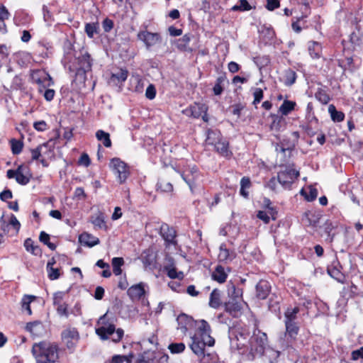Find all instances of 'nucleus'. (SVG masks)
<instances>
[{"label":"nucleus","mask_w":363,"mask_h":363,"mask_svg":"<svg viewBox=\"0 0 363 363\" xmlns=\"http://www.w3.org/2000/svg\"><path fill=\"white\" fill-rule=\"evenodd\" d=\"M351 357L353 360H358L363 359V346L358 350L352 352Z\"/></svg>","instance_id":"64"},{"label":"nucleus","mask_w":363,"mask_h":363,"mask_svg":"<svg viewBox=\"0 0 363 363\" xmlns=\"http://www.w3.org/2000/svg\"><path fill=\"white\" fill-rule=\"evenodd\" d=\"M26 329L35 337H40L45 333L44 326L40 321H34L27 323Z\"/></svg>","instance_id":"20"},{"label":"nucleus","mask_w":363,"mask_h":363,"mask_svg":"<svg viewBox=\"0 0 363 363\" xmlns=\"http://www.w3.org/2000/svg\"><path fill=\"white\" fill-rule=\"evenodd\" d=\"M221 140H223V138L219 131L213 130H208L207 131L206 143L208 145L214 146L217 142L220 141Z\"/></svg>","instance_id":"28"},{"label":"nucleus","mask_w":363,"mask_h":363,"mask_svg":"<svg viewBox=\"0 0 363 363\" xmlns=\"http://www.w3.org/2000/svg\"><path fill=\"white\" fill-rule=\"evenodd\" d=\"M11 147V151L13 155H18L21 152L23 144L21 141L16 140V139H11L10 141Z\"/></svg>","instance_id":"48"},{"label":"nucleus","mask_w":363,"mask_h":363,"mask_svg":"<svg viewBox=\"0 0 363 363\" xmlns=\"http://www.w3.org/2000/svg\"><path fill=\"white\" fill-rule=\"evenodd\" d=\"M36 299V296L33 295H24L21 299V309L23 311H26L28 315H30L32 314V311L30 308V303Z\"/></svg>","instance_id":"27"},{"label":"nucleus","mask_w":363,"mask_h":363,"mask_svg":"<svg viewBox=\"0 0 363 363\" xmlns=\"http://www.w3.org/2000/svg\"><path fill=\"white\" fill-rule=\"evenodd\" d=\"M24 247L28 252L34 255H38L41 250L38 246L34 245V242L30 238H27L24 242Z\"/></svg>","instance_id":"40"},{"label":"nucleus","mask_w":363,"mask_h":363,"mask_svg":"<svg viewBox=\"0 0 363 363\" xmlns=\"http://www.w3.org/2000/svg\"><path fill=\"white\" fill-rule=\"evenodd\" d=\"M98 26L94 23H88L85 25V32L89 38H94V35L97 33Z\"/></svg>","instance_id":"50"},{"label":"nucleus","mask_w":363,"mask_h":363,"mask_svg":"<svg viewBox=\"0 0 363 363\" xmlns=\"http://www.w3.org/2000/svg\"><path fill=\"white\" fill-rule=\"evenodd\" d=\"M185 345L182 342L172 343L168 346L169 350L172 354H179L185 350Z\"/></svg>","instance_id":"52"},{"label":"nucleus","mask_w":363,"mask_h":363,"mask_svg":"<svg viewBox=\"0 0 363 363\" xmlns=\"http://www.w3.org/2000/svg\"><path fill=\"white\" fill-rule=\"evenodd\" d=\"M128 72L126 69H121L117 72L112 73L110 77V82L114 84L123 83L128 77Z\"/></svg>","instance_id":"25"},{"label":"nucleus","mask_w":363,"mask_h":363,"mask_svg":"<svg viewBox=\"0 0 363 363\" xmlns=\"http://www.w3.org/2000/svg\"><path fill=\"white\" fill-rule=\"evenodd\" d=\"M31 352L35 363H55L59 357L57 345L46 340L34 343Z\"/></svg>","instance_id":"5"},{"label":"nucleus","mask_w":363,"mask_h":363,"mask_svg":"<svg viewBox=\"0 0 363 363\" xmlns=\"http://www.w3.org/2000/svg\"><path fill=\"white\" fill-rule=\"evenodd\" d=\"M48 277L50 280H56L60 278V272L58 268H47Z\"/></svg>","instance_id":"55"},{"label":"nucleus","mask_w":363,"mask_h":363,"mask_svg":"<svg viewBox=\"0 0 363 363\" xmlns=\"http://www.w3.org/2000/svg\"><path fill=\"white\" fill-rule=\"evenodd\" d=\"M225 78L222 76L217 78L216 82L213 86V93L215 95H220L223 92V84L225 82Z\"/></svg>","instance_id":"51"},{"label":"nucleus","mask_w":363,"mask_h":363,"mask_svg":"<svg viewBox=\"0 0 363 363\" xmlns=\"http://www.w3.org/2000/svg\"><path fill=\"white\" fill-rule=\"evenodd\" d=\"M168 355L147 350L139 354L136 363H167Z\"/></svg>","instance_id":"11"},{"label":"nucleus","mask_w":363,"mask_h":363,"mask_svg":"<svg viewBox=\"0 0 363 363\" xmlns=\"http://www.w3.org/2000/svg\"><path fill=\"white\" fill-rule=\"evenodd\" d=\"M137 38L143 43L147 50H150L153 47L162 43V37L160 33H152L146 29L140 30Z\"/></svg>","instance_id":"10"},{"label":"nucleus","mask_w":363,"mask_h":363,"mask_svg":"<svg viewBox=\"0 0 363 363\" xmlns=\"http://www.w3.org/2000/svg\"><path fill=\"white\" fill-rule=\"evenodd\" d=\"M48 146L47 143H43L38 145L36 148L31 150L32 160H37L41 156V152L43 148H46Z\"/></svg>","instance_id":"53"},{"label":"nucleus","mask_w":363,"mask_h":363,"mask_svg":"<svg viewBox=\"0 0 363 363\" xmlns=\"http://www.w3.org/2000/svg\"><path fill=\"white\" fill-rule=\"evenodd\" d=\"M109 168L116 177L117 182L121 184L125 183L130 175L128 164L118 157L111 159Z\"/></svg>","instance_id":"7"},{"label":"nucleus","mask_w":363,"mask_h":363,"mask_svg":"<svg viewBox=\"0 0 363 363\" xmlns=\"http://www.w3.org/2000/svg\"><path fill=\"white\" fill-rule=\"evenodd\" d=\"M270 290L271 285L266 280H261L256 285L257 296L260 299H265L268 296Z\"/></svg>","instance_id":"18"},{"label":"nucleus","mask_w":363,"mask_h":363,"mask_svg":"<svg viewBox=\"0 0 363 363\" xmlns=\"http://www.w3.org/2000/svg\"><path fill=\"white\" fill-rule=\"evenodd\" d=\"M32 81L38 85V91L42 93L45 88L53 85L50 75L44 69H35L31 73Z\"/></svg>","instance_id":"9"},{"label":"nucleus","mask_w":363,"mask_h":363,"mask_svg":"<svg viewBox=\"0 0 363 363\" xmlns=\"http://www.w3.org/2000/svg\"><path fill=\"white\" fill-rule=\"evenodd\" d=\"M206 111L207 108L204 104L194 103L193 105L184 109L183 113L187 116L198 118L201 116L202 113H206Z\"/></svg>","instance_id":"16"},{"label":"nucleus","mask_w":363,"mask_h":363,"mask_svg":"<svg viewBox=\"0 0 363 363\" xmlns=\"http://www.w3.org/2000/svg\"><path fill=\"white\" fill-rule=\"evenodd\" d=\"M230 269H226L221 265H218L212 273V279L218 283H224L228 277V273Z\"/></svg>","instance_id":"21"},{"label":"nucleus","mask_w":363,"mask_h":363,"mask_svg":"<svg viewBox=\"0 0 363 363\" xmlns=\"http://www.w3.org/2000/svg\"><path fill=\"white\" fill-rule=\"evenodd\" d=\"M252 6L250 5L247 0H240L239 4H236L231 8L233 11H250Z\"/></svg>","instance_id":"46"},{"label":"nucleus","mask_w":363,"mask_h":363,"mask_svg":"<svg viewBox=\"0 0 363 363\" xmlns=\"http://www.w3.org/2000/svg\"><path fill=\"white\" fill-rule=\"evenodd\" d=\"M163 233H162V237L167 244V245H175L177 244L175 238H176V232L173 228H169L167 227V231H164V229L162 228Z\"/></svg>","instance_id":"31"},{"label":"nucleus","mask_w":363,"mask_h":363,"mask_svg":"<svg viewBox=\"0 0 363 363\" xmlns=\"http://www.w3.org/2000/svg\"><path fill=\"white\" fill-rule=\"evenodd\" d=\"M286 333L285 337L287 338L286 344L282 343L283 348L289 347L293 341L296 340V337L298 333L299 328L296 323H285Z\"/></svg>","instance_id":"13"},{"label":"nucleus","mask_w":363,"mask_h":363,"mask_svg":"<svg viewBox=\"0 0 363 363\" xmlns=\"http://www.w3.org/2000/svg\"><path fill=\"white\" fill-rule=\"evenodd\" d=\"M57 313L61 316H65L67 317L69 313L67 311V305L65 303H62L61 304H59L55 306Z\"/></svg>","instance_id":"59"},{"label":"nucleus","mask_w":363,"mask_h":363,"mask_svg":"<svg viewBox=\"0 0 363 363\" xmlns=\"http://www.w3.org/2000/svg\"><path fill=\"white\" fill-rule=\"evenodd\" d=\"M168 277L172 279H178L179 281L182 280L184 277V272L182 271H178L177 268H171L168 269V272H166Z\"/></svg>","instance_id":"45"},{"label":"nucleus","mask_w":363,"mask_h":363,"mask_svg":"<svg viewBox=\"0 0 363 363\" xmlns=\"http://www.w3.org/2000/svg\"><path fill=\"white\" fill-rule=\"evenodd\" d=\"M125 361L128 363L131 362L130 357L125 355H115L112 358V363H123Z\"/></svg>","instance_id":"61"},{"label":"nucleus","mask_w":363,"mask_h":363,"mask_svg":"<svg viewBox=\"0 0 363 363\" xmlns=\"http://www.w3.org/2000/svg\"><path fill=\"white\" fill-rule=\"evenodd\" d=\"M9 225L13 228L15 234H18L21 228V223L13 214H11L10 217Z\"/></svg>","instance_id":"54"},{"label":"nucleus","mask_w":363,"mask_h":363,"mask_svg":"<svg viewBox=\"0 0 363 363\" xmlns=\"http://www.w3.org/2000/svg\"><path fill=\"white\" fill-rule=\"evenodd\" d=\"M254 101L253 104L257 105L263 98V91L260 88H255L253 91Z\"/></svg>","instance_id":"56"},{"label":"nucleus","mask_w":363,"mask_h":363,"mask_svg":"<svg viewBox=\"0 0 363 363\" xmlns=\"http://www.w3.org/2000/svg\"><path fill=\"white\" fill-rule=\"evenodd\" d=\"M328 112L330 114L331 119L334 122H341L345 118V114L336 110L335 106L333 104H330L328 106Z\"/></svg>","instance_id":"35"},{"label":"nucleus","mask_w":363,"mask_h":363,"mask_svg":"<svg viewBox=\"0 0 363 363\" xmlns=\"http://www.w3.org/2000/svg\"><path fill=\"white\" fill-rule=\"evenodd\" d=\"M328 274L338 282L342 283L344 281V276L342 273L336 267H331L328 269Z\"/></svg>","instance_id":"44"},{"label":"nucleus","mask_w":363,"mask_h":363,"mask_svg":"<svg viewBox=\"0 0 363 363\" xmlns=\"http://www.w3.org/2000/svg\"><path fill=\"white\" fill-rule=\"evenodd\" d=\"M214 147L223 156H228V143L225 139L217 142Z\"/></svg>","instance_id":"42"},{"label":"nucleus","mask_w":363,"mask_h":363,"mask_svg":"<svg viewBox=\"0 0 363 363\" xmlns=\"http://www.w3.org/2000/svg\"><path fill=\"white\" fill-rule=\"evenodd\" d=\"M91 222L95 228L101 229L106 226L104 213L99 211L91 216Z\"/></svg>","instance_id":"37"},{"label":"nucleus","mask_w":363,"mask_h":363,"mask_svg":"<svg viewBox=\"0 0 363 363\" xmlns=\"http://www.w3.org/2000/svg\"><path fill=\"white\" fill-rule=\"evenodd\" d=\"M265 206L267 210L259 211L257 213V217L262 220L264 223H268L270 220V218L275 219V213L274 208L270 206V201L269 199L265 201Z\"/></svg>","instance_id":"17"},{"label":"nucleus","mask_w":363,"mask_h":363,"mask_svg":"<svg viewBox=\"0 0 363 363\" xmlns=\"http://www.w3.org/2000/svg\"><path fill=\"white\" fill-rule=\"evenodd\" d=\"M191 40L189 34H185L181 38L178 39L176 42V47L181 51L188 50V46Z\"/></svg>","instance_id":"38"},{"label":"nucleus","mask_w":363,"mask_h":363,"mask_svg":"<svg viewBox=\"0 0 363 363\" xmlns=\"http://www.w3.org/2000/svg\"><path fill=\"white\" fill-rule=\"evenodd\" d=\"M296 103L289 100H284L281 106L279 111L284 116L288 115L292 110L294 109Z\"/></svg>","instance_id":"41"},{"label":"nucleus","mask_w":363,"mask_h":363,"mask_svg":"<svg viewBox=\"0 0 363 363\" xmlns=\"http://www.w3.org/2000/svg\"><path fill=\"white\" fill-rule=\"evenodd\" d=\"M300 193L307 201H314L318 196V190L312 185L303 188Z\"/></svg>","instance_id":"26"},{"label":"nucleus","mask_w":363,"mask_h":363,"mask_svg":"<svg viewBox=\"0 0 363 363\" xmlns=\"http://www.w3.org/2000/svg\"><path fill=\"white\" fill-rule=\"evenodd\" d=\"M64 295L62 291H57L53 294L52 303L55 306L63 303Z\"/></svg>","instance_id":"58"},{"label":"nucleus","mask_w":363,"mask_h":363,"mask_svg":"<svg viewBox=\"0 0 363 363\" xmlns=\"http://www.w3.org/2000/svg\"><path fill=\"white\" fill-rule=\"evenodd\" d=\"M144 294L145 289L143 283L135 284L128 289V295L133 301L140 299Z\"/></svg>","instance_id":"19"},{"label":"nucleus","mask_w":363,"mask_h":363,"mask_svg":"<svg viewBox=\"0 0 363 363\" xmlns=\"http://www.w3.org/2000/svg\"><path fill=\"white\" fill-rule=\"evenodd\" d=\"M228 294L235 301V309L239 310L240 306L238 305V301L242 298V291L240 289L236 288L233 284L228 285Z\"/></svg>","instance_id":"23"},{"label":"nucleus","mask_w":363,"mask_h":363,"mask_svg":"<svg viewBox=\"0 0 363 363\" xmlns=\"http://www.w3.org/2000/svg\"><path fill=\"white\" fill-rule=\"evenodd\" d=\"M235 252L234 250H230L228 249L225 243H222L220 245L219 253L218 255V259L220 262L225 264L230 263L235 258Z\"/></svg>","instance_id":"15"},{"label":"nucleus","mask_w":363,"mask_h":363,"mask_svg":"<svg viewBox=\"0 0 363 363\" xmlns=\"http://www.w3.org/2000/svg\"><path fill=\"white\" fill-rule=\"evenodd\" d=\"M79 242L84 246L92 247L99 243V239L88 233H83L79 237Z\"/></svg>","instance_id":"22"},{"label":"nucleus","mask_w":363,"mask_h":363,"mask_svg":"<svg viewBox=\"0 0 363 363\" xmlns=\"http://www.w3.org/2000/svg\"><path fill=\"white\" fill-rule=\"evenodd\" d=\"M296 73L294 70L287 69L284 72L282 81L286 86H290L296 82Z\"/></svg>","instance_id":"30"},{"label":"nucleus","mask_w":363,"mask_h":363,"mask_svg":"<svg viewBox=\"0 0 363 363\" xmlns=\"http://www.w3.org/2000/svg\"><path fill=\"white\" fill-rule=\"evenodd\" d=\"M320 218L321 216L320 213L308 212L305 213L303 220L306 225L313 228H317Z\"/></svg>","instance_id":"24"},{"label":"nucleus","mask_w":363,"mask_h":363,"mask_svg":"<svg viewBox=\"0 0 363 363\" xmlns=\"http://www.w3.org/2000/svg\"><path fill=\"white\" fill-rule=\"evenodd\" d=\"M315 99L323 104H327L330 101V96L323 89H319L315 94Z\"/></svg>","instance_id":"49"},{"label":"nucleus","mask_w":363,"mask_h":363,"mask_svg":"<svg viewBox=\"0 0 363 363\" xmlns=\"http://www.w3.org/2000/svg\"><path fill=\"white\" fill-rule=\"evenodd\" d=\"M33 127L36 130L43 132L47 129L48 125L45 121H39L34 123Z\"/></svg>","instance_id":"62"},{"label":"nucleus","mask_w":363,"mask_h":363,"mask_svg":"<svg viewBox=\"0 0 363 363\" xmlns=\"http://www.w3.org/2000/svg\"><path fill=\"white\" fill-rule=\"evenodd\" d=\"M41 94H43V96L46 101H50L54 99L55 91L52 89L45 88Z\"/></svg>","instance_id":"60"},{"label":"nucleus","mask_w":363,"mask_h":363,"mask_svg":"<svg viewBox=\"0 0 363 363\" xmlns=\"http://www.w3.org/2000/svg\"><path fill=\"white\" fill-rule=\"evenodd\" d=\"M280 3L279 0H267L266 8L269 11H274L275 9L279 8Z\"/></svg>","instance_id":"63"},{"label":"nucleus","mask_w":363,"mask_h":363,"mask_svg":"<svg viewBox=\"0 0 363 363\" xmlns=\"http://www.w3.org/2000/svg\"><path fill=\"white\" fill-rule=\"evenodd\" d=\"M177 172L189 186L191 191L194 192V189L197 186V182L201 178V173L196 166L189 165L185 169L182 171L177 170Z\"/></svg>","instance_id":"8"},{"label":"nucleus","mask_w":363,"mask_h":363,"mask_svg":"<svg viewBox=\"0 0 363 363\" xmlns=\"http://www.w3.org/2000/svg\"><path fill=\"white\" fill-rule=\"evenodd\" d=\"M277 153V157L281 160L279 165L284 167L277 175V181L284 189H289L296 179L299 176V171L294 169L293 165H286L289 163L286 156L289 157L291 153V149L284 147L279 144H277L275 147Z\"/></svg>","instance_id":"4"},{"label":"nucleus","mask_w":363,"mask_h":363,"mask_svg":"<svg viewBox=\"0 0 363 363\" xmlns=\"http://www.w3.org/2000/svg\"><path fill=\"white\" fill-rule=\"evenodd\" d=\"M156 96V89L152 84H149L145 91V96L150 100H152Z\"/></svg>","instance_id":"57"},{"label":"nucleus","mask_w":363,"mask_h":363,"mask_svg":"<svg viewBox=\"0 0 363 363\" xmlns=\"http://www.w3.org/2000/svg\"><path fill=\"white\" fill-rule=\"evenodd\" d=\"M220 303V292L218 289H213L210 294L209 306L211 308H218Z\"/></svg>","instance_id":"34"},{"label":"nucleus","mask_w":363,"mask_h":363,"mask_svg":"<svg viewBox=\"0 0 363 363\" xmlns=\"http://www.w3.org/2000/svg\"><path fill=\"white\" fill-rule=\"evenodd\" d=\"M299 309L298 307H295L294 308H288L287 311L284 313V323H295V320L296 319V315L298 313Z\"/></svg>","instance_id":"43"},{"label":"nucleus","mask_w":363,"mask_h":363,"mask_svg":"<svg viewBox=\"0 0 363 363\" xmlns=\"http://www.w3.org/2000/svg\"><path fill=\"white\" fill-rule=\"evenodd\" d=\"M96 335L103 340L111 339L114 342H118L124 335L121 328L116 329L112 320L108 319L107 313L101 316L96 328Z\"/></svg>","instance_id":"6"},{"label":"nucleus","mask_w":363,"mask_h":363,"mask_svg":"<svg viewBox=\"0 0 363 363\" xmlns=\"http://www.w3.org/2000/svg\"><path fill=\"white\" fill-rule=\"evenodd\" d=\"M250 332L244 328H234L229 332L230 345L240 351L245 360L252 361L257 356L264 354L268 339L265 333L257 330L249 338Z\"/></svg>","instance_id":"1"},{"label":"nucleus","mask_w":363,"mask_h":363,"mask_svg":"<svg viewBox=\"0 0 363 363\" xmlns=\"http://www.w3.org/2000/svg\"><path fill=\"white\" fill-rule=\"evenodd\" d=\"M32 174L30 172L29 167L24 165H20L17 168L16 181L21 185H26L29 183Z\"/></svg>","instance_id":"14"},{"label":"nucleus","mask_w":363,"mask_h":363,"mask_svg":"<svg viewBox=\"0 0 363 363\" xmlns=\"http://www.w3.org/2000/svg\"><path fill=\"white\" fill-rule=\"evenodd\" d=\"M251 187V182L250 178L244 177L240 180V194L244 198H247L249 195L248 189Z\"/></svg>","instance_id":"36"},{"label":"nucleus","mask_w":363,"mask_h":363,"mask_svg":"<svg viewBox=\"0 0 363 363\" xmlns=\"http://www.w3.org/2000/svg\"><path fill=\"white\" fill-rule=\"evenodd\" d=\"M308 51L310 55L313 58H319L321 55L322 46L321 45L315 41L310 42L308 43Z\"/></svg>","instance_id":"32"},{"label":"nucleus","mask_w":363,"mask_h":363,"mask_svg":"<svg viewBox=\"0 0 363 363\" xmlns=\"http://www.w3.org/2000/svg\"><path fill=\"white\" fill-rule=\"evenodd\" d=\"M323 228L324 229V232L328 235L330 242H332L333 240V234H332V231L335 228V225L331 220H327L324 223Z\"/></svg>","instance_id":"47"},{"label":"nucleus","mask_w":363,"mask_h":363,"mask_svg":"<svg viewBox=\"0 0 363 363\" xmlns=\"http://www.w3.org/2000/svg\"><path fill=\"white\" fill-rule=\"evenodd\" d=\"M62 342L67 348L73 351L79 342V335L74 328H68L64 330L61 334Z\"/></svg>","instance_id":"12"},{"label":"nucleus","mask_w":363,"mask_h":363,"mask_svg":"<svg viewBox=\"0 0 363 363\" xmlns=\"http://www.w3.org/2000/svg\"><path fill=\"white\" fill-rule=\"evenodd\" d=\"M96 138L99 141L102 143L104 147L108 148L111 147L112 143L108 133L103 130H98L96 132Z\"/></svg>","instance_id":"29"},{"label":"nucleus","mask_w":363,"mask_h":363,"mask_svg":"<svg viewBox=\"0 0 363 363\" xmlns=\"http://www.w3.org/2000/svg\"><path fill=\"white\" fill-rule=\"evenodd\" d=\"M62 62L65 68L80 81L85 80L86 72L91 68L90 55L86 52L77 53L69 43L64 47Z\"/></svg>","instance_id":"3"},{"label":"nucleus","mask_w":363,"mask_h":363,"mask_svg":"<svg viewBox=\"0 0 363 363\" xmlns=\"http://www.w3.org/2000/svg\"><path fill=\"white\" fill-rule=\"evenodd\" d=\"M173 185L172 183L164 179H159L156 184L157 191L161 193H171L173 191Z\"/></svg>","instance_id":"33"},{"label":"nucleus","mask_w":363,"mask_h":363,"mask_svg":"<svg viewBox=\"0 0 363 363\" xmlns=\"http://www.w3.org/2000/svg\"><path fill=\"white\" fill-rule=\"evenodd\" d=\"M177 329L186 333L192 327H195L194 334H190L189 346L193 353L199 358L205 357L207 347H213L214 338L211 335V328L207 321L203 319L194 320L191 317L182 313L177 318Z\"/></svg>","instance_id":"2"},{"label":"nucleus","mask_w":363,"mask_h":363,"mask_svg":"<svg viewBox=\"0 0 363 363\" xmlns=\"http://www.w3.org/2000/svg\"><path fill=\"white\" fill-rule=\"evenodd\" d=\"M113 267V272L116 276H119L122 274L121 267L124 264V260L122 257H113L111 260Z\"/></svg>","instance_id":"39"}]
</instances>
